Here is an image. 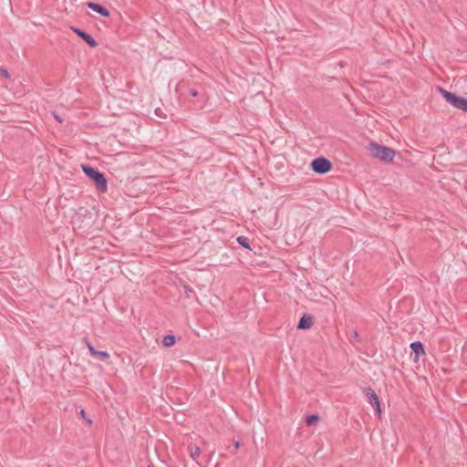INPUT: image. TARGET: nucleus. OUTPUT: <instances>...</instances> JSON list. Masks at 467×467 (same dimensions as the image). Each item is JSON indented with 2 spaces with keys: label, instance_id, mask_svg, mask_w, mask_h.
Returning <instances> with one entry per match:
<instances>
[{
  "label": "nucleus",
  "instance_id": "nucleus-18",
  "mask_svg": "<svg viewBox=\"0 0 467 467\" xmlns=\"http://www.w3.org/2000/svg\"><path fill=\"white\" fill-rule=\"evenodd\" d=\"M189 94H190L192 97H197V95H198V91H197L196 89H194V88H191V89L189 90Z\"/></svg>",
  "mask_w": 467,
  "mask_h": 467
},
{
  "label": "nucleus",
  "instance_id": "nucleus-11",
  "mask_svg": "<svg viewBox=\"0 0 467 467\" xmlns=\"http://www.w3.org/2000/svg\"><path fill=\"white\" fill-rule=\"evenodd\" d=\"M411 350L415 353L416 358H419L420 355H424V348L421 342L415 341L410 344Z\"/></svg>",
  "mask_w": 467,
  "mask_h": 467
},
{
  "label": "nucleus",
  "instance_id": "nucleus-1",
  "mask_svg": "<svg viewBox=\"0 0 467 467\" xmlns=\"http://www.w3.org/2000/svg\"><path fill=\"white\" fill-rule=\"evenodd\" d=\"M82 170L86 176L95 182L99 192H106L108 191V182L104 173L99 171L97 168L87 164L82 165Z\"/></svg>",
  "mask_w": 467,
  "mask_h": 467
},
{
  "label": "nucleus",
  "instance_id": "nucleus-13",
  "mask_svg": "<svg viewBox=\"0 0 467 467\" xmlns=\"http://www.w3.org/2000/svg\"><path fill=\"white\" fill-rule=\"evenodd\" d=\"M83 342L86 344L89 353L91 356H95V353L97 351V349L93 347V345L88 341V339L87 337H84L83 338Z\"/></svg>",
  "mask_w": 467,
  "mask_h": 467
},
{
  "label": "nucleus",
  "instance_id": "nucleus-22",
  "mask_svg": "<svg viewBox=\"0 0 467 467\" xmlns=\"http://www.w3.org/2000/svg\"><path fill=\"white\" fill-rule=\"evenodd\" d=\"M148 467H154V466L150 464V465H149Z\"/></svg>",
  "mask_w": 467,
  "mask_h": 467
},
{
  "label": "nucleus",
  "instance_id": "nucleus-8",
  "mask_svg": "<svg viewBox=\"0 0 467 467\" xmlns=\"http://www.w3.org/2000/svg\"><path fill=\"white\" fill-rule=\"evenodd\" d=\"M314 325V318L312 316H309V315H304L298 324H297V328L298 329H309L313 327Z\"/></svg>",
  "mask_w": 467,
  "mask_h": 467
},
{
  "label": "nucleus",
  "instance_id": "nucleus-7",
  "mask_svg": "<svg viewBox=\"0 0 467 467\" xmlns=\"http://www.w3.org/2000/svg\"><path fill=\"white\" fill-rule=\"evenodd\" d=\"M73 31L81 37L90 47H96L98 46L97 41L87 32L79 29L73 28Z\"/></svg>",
  "mask_w": 467,
  "mask_h": 467
},
{
  "label": "nucleus",
  "instance_id": "nucleus-4",
  "mask_svg": "<svg viewBox=\"0 0 467 467\" xmlns=\"http://www.w3.org/2000/svg\"><path fill=\"white\" fill-rule=\"evenodd\" d=\"M439 91L441 93L442 97L453 107L459 109L467 113V99L458 97L453 93H451L441 88H438Z\"/></svg>",
  "mask_w": 467,
  "mask_h": 467
},
{
  "label": "nucleus",
  "instance_id": "nucleus-3",
  "mask_svg": "<svg viewBox=\"0 0 467 467\" xmlns=\"http://www.w3.org/2000/svg\"><path fill=\"white\" fill-rule=\"evenodd\" d=\"M71 224L75 231H85L92 224V216L88 213V210L84 208L78 209L71 218Z\"/></svg>",
  "mask_w": 467,
  "mask_h": 467
},
{
  "label": "nucleus",
  "instance_id": "nucleus-17",
  "mask_svg": "<svg viewBox=\"0 0 467 467\" xmlns=\"http://www.w3.org/2000/svg\"><path fill=\"white\" fill-rule=\"evenodd\" d=\"M79 414L84 420H87L88 424L92 423V420L87 417L86 411L84 410H80Z\"/></svg>",
  "mask_w": 467,
  "mask_h": 467
},
{
  "label": "nucleus",
  "instance_id": "nucleus-16",
  "mask_svg": "<svg viewBox=\"0 0 467 467\" xmlns=\"http://www.w3.org/2000/svg\"><path fill=\"white\" fill-rule=\"evenodd\" d=\"M237 242H238L242 246H244V247H245V248H248V249L250 248V245H249V243H248V240H247V238H246V237H244V236H239V237L237 238Z\"/></svg>",
  "mask_w": 467,
  "mask_h": 467
},
{
  "label": "nucleus",
  "instance_id": "nucleus-9",
  "mask_svg": "<svg viewBox=\"0 0 467 467\" xmlns=\"http://www.w3.org/2000/svg\"><path fill=\"white\" fill-rule=\"evenodd\" d=\"M87 6L89 9L100 14L101 16H103L105 17L109 16V11L106 7H104L103 5H101L99 4L93 3V2H88Z\"/></svg>",
  "mask_w": 467,
  "mask_h": 467
},
{
  "label": "nucleus",
  "instance_id": "nucleus-10",
  "mask_svg": "<svg viewBox=\"0 0 467 467\" xmlns=\"http://www.w3.org/2000/svg\"><path fill=\"white\" fill-rule=\"evenodd\" d=\"M187 450L189 451L190 457L197 463L198 462V457L201 455V449L195 444H189L187 447Z\"/></svg>",
  "mask_w": 467,
  "mask_h": 467
},
{
  "label": "nucleus",
  "instance_id": "nucleus-15",
  "mask_svg": "<svg viewBox=\"0 0 467 467\" xmlns=\"http://www.w3.org/2000/svg\"><path fill=\"white\" fill-rule=\"evenodd\" d=\"M319 417L317 415H309L306 417V422L308 426L312 425L314 422L318 421Z\"/></svg>",
  "mask_w": 467,
  "mask_h": 467
},
{
  "label": "nucleus",
  "instance_id": "nucleus-2",
  "mask_svg": "<svg viewBox=\"0 0 467 467\" xmlns=\"http://www.w3.org/2000/svg\"><path fill=\"white\" fill-rule=\"evenodd\" d=\"M368 150L374 158L385 162H391L395 156V151L392 149L376 142H370L368 145Z\"/></svg>",
  "mask_w": 467,
  "mask_h": 467
},
{
  "label": "nucleus",
  "instance_id": "nucleus-20",
  "mask_svg": "<svg viewBox=\"0 0 467 467\" xmlns=\"http://www.w3.org/2000/svg\"><path fill=\"white\" fill-rule=\"evenodd\" d=\"M234 448H235L236 450H237V449H239V448H240V442H239V441H234Z\"/></svg>",
  "mask_w": 467,
  "mask_h": 467
},
{
  "label": "nucleus",
  "instance_id": "nucleus-21",
  "mask_svg": "<svg viewBox=\"0 0 467 467\" xmlns=\"http://www.w3.org/2000/svg\"><path fill=\"white\" fill-rule=\"evenodd\" d=\"M55 118H56L59 122H61V119H60L57 115H55Z\"/></svg>",
  "mask_w": 467,
  "mask_h": 467
},
{
  "label": "nucleus",
  "instance_id": "nucleus-6",
  "mask_svg": "<svg viewBox=\"0 0 467 467\" xmlns=\"http://www.w3.org/2000/svg\"><path fill=\"white\" fill-rule=\"evenodd\" d=\"M365 392V395L368 399V401L372 405V406H375L377 410L379 412H380V409H379V397L378 395L376 394V392L370 389V388H367L365 389L364 390Z\"/></svg>",
  "mask_w": 467,
  "mask_h": 467
},
{
  "label": "nucleus",
  "instance_id": "nucleus-19",
  "mask_svg": "<svg viewBox=\"0 0 467 467\" xmlns=\"http://www.w3.org/2000/svg\"><path fill=\"white\" fill-rule=\"evenodd\" d=\"M0 71H1V73H2V75H3V76H5V77H6V78L9 76V74H8V72H7V70H6V69H1Z\"/></svg>",
  "mask_w": 467,
  "mask_h": 467
},
{
  "label": "nucleus",
  "instance_id": "nucleus-5",
  "mask_svg": "<svg viewBox=\"0 0 467 467\" xmlns=\"http://www.w3.org/2000/svg\"><path fill=\"white\" fill-rule=\"evenodd\" d=\"M312 170L318 174H325L331 171V162L323 157L316 158L311 162Z\"/></svg>",
  "mask_w": 467,
  "mask_h": 467
},
{
  "label": "nucleus",
  "instance_id": "nucleus-12",
  "mask_svg": "<svg viewBox=\"0 0 467 467\" xmlns=\"http://www.w3.org/2000/svg\"><path fill=\"white\" fill-rule=\"evenodd\" d=\"M162 344L165 347H171L175 344V337L173 335H167L162 339Z\"/></svg>",
  "mask_w": 467,
  "mask_h": 467
},
{
  "label": "nucleus",
  "instance_id": "nucleus-14",
  "mask_svg": "<svg viewBox=\"0 0 467 467\" xmlns=\"http://www.w3.org/2000/svg\"><path fill=\"white\" fill-rule=\"evenodd\" d=\"M94 357H97L101 360H106L109 358V354L107 351L97 350Z\"/></svg>",
  "mask_w": 467,
  "mask_h": 467
}]
</instances>
